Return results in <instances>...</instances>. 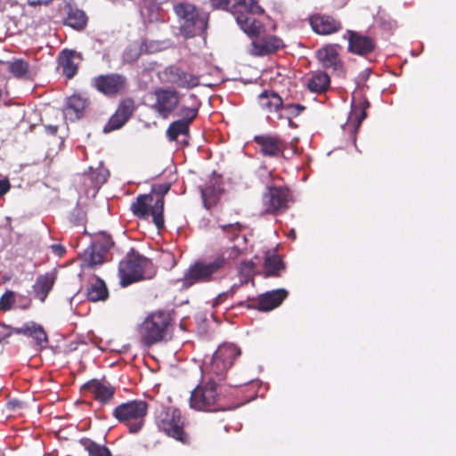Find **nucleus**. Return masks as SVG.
<instances>
[{
    "label": "nucleus",
    "mask_w": 456,
    "mask_h": 456,
    "mask_svg": "<svg viewBox=\"0 0 456 456\" xmlns=\"http://www.w3.org/2000/svg\"><path fill=\"white\" fill-rule=\"evenodd\" d=\"M16 294L12 290H6L0 297V310L10 311L15 303Z\"/></svg>",
    "instance_id": "nucleus-41"
},
{
    "label": "nucleus",
    "mask_w": 456,
    "mask_h": 456,
    "mask_svg": "<svg viewBox=\"0 0 456 456\" xmlns=\"http://www.w3.org/2000/svg\"><path fill=\"white\" fill-rule=\"evenodd\" d=\"M149 404L143 400H131L120 403L113 410L112 416L124 424L130 434H137L145 423Z\"/></svg>",
    "instance_id": "nucleus-6"
},
{
    "label": "nucleus",
    "mask_w": 456,
    "mask_h": 456,
    "mask_svg": "<svg viewBox=\"0 0 456 456\" xmlns=\"http://www.w3.org/2000/svg\"><path fill=\"white\" fill-rule=\"evenodd\" d=\"M289 292L285 289H278L267 291L259 295L256 305L250 307L262 312L271 311L278 307L283 300L288 297Z\"/></svg>",
    "instance_id": "nucleus-22"
},
{
    "label": "nucleus",
    "mask_w": 456,
    "mask_h": 456,
    "mask_svg": "<svg viewBox=\"0 0 456 456\" xmlns=\"http://www.w3.org/2000/svg\"><path fill=\"white\" fill-rule=\"evenodd\" d=\"M229 297V292H222L220 293L213 301V304H212V306L213 307H217L218 305H222L223 303H224L227 298Z\"/></svg>",
    "instance_id": "nucleus-46"
},
{
    "label": "nucleus",
    "mask_w": 456,
    "mask_h": 456,
    "mask_svg": "<svg viewBox=\"0 0 456 456\" xmlns=\"http://www.w3.org/2000/svg\"><path fill=\"white\" fill-rule=\"evenodd\" d=\"M12 334V328L0 323V342Z\"/></svg>",
    "instance_id": "nucleus-45"
},
{
    "label": "nucleus",
    "mask_w": 456,
    "mask_h": 456,
    "mask_svg": "<svg viewBox=\"0 0 456 456\" xmlns=\"http://www.w3.org/2000/svg\"><path fill=\"white\" fill-rule=\"evenodd\" d=\"M237 289H238V286L236 284L232 285L231 287V289L227 291V292H229V297H232L235 294Z\"/></svg>",
    "instance_id": "nucleus-52"
},
{
    "label": "nucleus",
    "mask_w": 456,
    "mask_h": 456,
    "mask_svg": "<svg viewBox=\"0 0 456 456\" xmlns=\"http://www.w3.org/2000/svg\"><path fill=\"white\" fill-rule=\"evenodd\" d=\"M67 16L64 20V24L76 29L83 30L86 24L88 18L85 12L70 5L68 6Z\"/></svg>",
    "instance_id": "nucleus-28"
},
{
    "label": "nucleus",
    "mask_w": 456,
    "mask_h": 456,
    "mask_svg": "<svg viewBox=\"0 0 456 456\" xmlns=\"http://www.w3.org/2000/svg\"><path fill=\"white\" fill-rule=\"evenodd\" d=\"M156 102L152 109L163 118H167L180 104V93L175 88H159L154 93Z\"/></svg>",
    "instance_id": "nucleus-13"
},
{
    "label": "nucleus",
    "mask_w": 456,
    "mask_h": 456,
    "mask_svg": "<svg viewBox=\"0 0 456 456\" xmlns=\"http://www.w3.org/2000/svg\"><path fill=\"white\" fill-rule=\"evenodd\" d=\"M290 191L284 186H267L262 196L264 213L273 216L285 212L289 208Z\"/></svg>",
    "instance_id": "nucleus-11"
},
{
    "label": "nucleus",
    "mask_w": 456,
    "mask_h": 456,
    "mask_svg": "<svg viewBox=\"0 0 456 456\" xmlns=\"http://www.w3.org/2000/svg\"><path fill=\"white\" fill-rule=\"evenodd\" d=\"M134 109V101L132 98L123 99L119 102L115 113L104 126L103 132L108 134L121 128L132 117Z\"/></svg>",
    "instance_id": "nucleus-16"
},
{
    "label": "nucleus",
    "mask_w": 456,
    "mask_h": 456,
    "mask_svg": "<svg viewBox=\"0 0 456 456\" xmlns=\"http://www.w3.org/2000/svg\"><path fill=\"white\" fill-rule=\"evenodd\" d=\"M330 76L323 71H318L313 74L307 81V87L313 93H325L330 88Z\"/></svg>",
    "instance_id": "nucleus-29"
},
{
    "label": "nucleus",
    "mask_w": 456,
    "mask_h": 456,
    "mask_svg": "<svg viewBox=\"0 0 456 456\" xmlns=\"http://www.w3.org/2000/svg\"><path fill=\"white\" fill-rule=\"evenodd\" d=\"M188 102L189 104L183 103L179 107L177 116L181 118V120L191 124L199 114L201 102L195 94H189Z\"/></svg>",
    "instance_id": "nucleus-25"
},
{
    "label": "nucleus",
    "mask_w": 456,
    "mask_h": 456,
    "mask_svg": "<svg viewBox=\"0 0 456 456\" xmlns=\"http://www.w3.org/2000/svg\"><path fill=\"white\" fill-rule=\"evenodd\" d=\"M52 249H53V253H55L56 255H58L60 256H61L66 252L65 248L61 244L52 245Z\"/></svg>",
    "instance_id": "nucleus-49"
},
{
    "label": "nucleus",
    "mask_w": 456,
    "mask_h": 456,
    "mask_svg": "<svg viewBox=\"0 0 456 456\" xmlns=\"http://www.w3.org/2000/svg\"><path fill=\"white\" fill-rule=\"evenodd\" d=\"M369 107L368 102H362L358 105H354L353 107V110L351 111L350 119L355 121V125L354 126V134H356L357 129L359 128L361 123L363 119H365L367 114H366V109ZM356 138L355 134H354V144L356 147Z\"/></svg>",
    "instance_id": "nucleus-35"
},
{
    "label": "nucleus",
    "mask_w": 456,
    "mask_h": 456,
    "mask_svg": "<svg viewBox=\"0 0 456 456\" xmlns=\"http://www.w3.org/2000/svg\"><path fill=\"white\" fill-rule=\"evenodd\" d=\"M289 236H290L293 240H295V238H296V232H295V231H294V230H291V231H290V232H289Z\"/></svg>",
    "instance_id": "nucleus-53"
},
{
    "label": "nucleus",
    "mask_w": 456,
    "mask_h": 456,
    "mask_svg": "<svg viewBox=\"0 0 456 456\" xmlns=\"http://www.w3.org/2000/svg\"><path fill=\"white\" fill-rule=\"evenodd\" d=\"M27 305L23 306V308H28L30 305V300L27 298Z\"/></svg>",
    "instance_id": "nucleus-54"
},
{
    "label": "nucleus",
    "mask_w": 456,
    "mask_h": 456,
    "mask_svg": "<svg viewBox=\"0 0 456 456\" xmlns=\"http://www.w3.org/2000/svg\"><path fill=\"white\" fill-rule=\"evenodd\" d=\"M52 0H28V3L29 5L36 6V5H42V4H47Z\"/></svg>",
    "instance_id": "nucleus-51"
},
{
    "label": "nucleus",
    "mask_w": 456,
    "mask_h": 456,
    "mask_svg": "<svg viewBox=\"0 0 456 456\" xmlns=\"http://www.w3.org/2000/svg\"><path fill=\"white\" fill-rule=\"evenodd\" d=\"M256 265L253 261H242L239 267L241 282L247 283L255 274Z\"/></svg>",
    "instance_id": "nucleus-40"
},
{
    "label": "nucleus",
    "mask_w": 456,
    "mask_h": 456,
    "mask_svg": "<svg viewBox=\"0 0 456 456\" xmlns=\"http://www.w3.org/2000/svg\"><path fill=\"white\" fill-rule=\"evenodd\" d=\"M90 104L88 98L80 94H74L67 100L66 111L70 119H80Z\"/></svg>",
    "instance_id": "nucleus-23"
},
{
    "label": "nucleus",
    "mask_w": 456,
    "mask_h": 456,
    "mask_svg": "<svg viewBox=\"0 0 456 456\" xmlns=\"http://www.w3.org/2000/svg\"><path fill=\"white\" fill-rule=\"evenodd\" d=\"M220 229L225 233L231 240L238 239L241 237L242 240L245 242L247 240L245 235H241L242 225L240 223L228 224H220Z\"/></svg>",
    "instance_id": "nucleus-39"
},
{
    "label": "nucleus",
    "mask_w": 456,
    "mask_h": 456,
    "mask_svg": "<svg viewBox=\"0 0 456 456\" xmlns=\"http://www.w3.org/2000/svg\"><path fill=\"white\" fill-rule=\"evenodd\" d=\"M233 13L240 28L252 40V53L256 56H265L273 53L284 46L282 40L277 36L265 35L261 21L255 18L256 13L263 12V9L254 0H234Z\"/></svg>",
    "instance_id": "nucleus-1"
},
{
    "label": "nucleus",
    "mask_w": 456,
    "mask_h": 456,
    "mask_svg": "<svg viewBox=\"0 0 456 456\" xmlns=\"http://www.w3.org/2000/svg\"><path fill=\"white\" fill-rule=\"evenodd\" d=\"M95 244L99 245V248H102L105 253L113 246L114 242L112 238L106 234H101L94 241Z\"/></svg>",
    "instance_id": "nucleus-42"
},
{
    "label": "nucleus",
    "mask_w": 456,
    "mask_h": 456,
    "mask_svg": "<svg viewBox=\"0 0 456 456\" xmlns=\"http://www.w3.org/2000/svg\"><path fill=\"white\" fill-rule=\"evenodd\" d=\"M212 6L216 9H224L228 10L231 9L232 13H233V4H235V1H233L232 4H231V0H209Z\"/></svg>",
    "instance_id": "nucleus-44"
},
{
    "label": "nucleus",
    "mask_w": 456,
    "mask_h": 456,
    "mask_svg": "<svg viewBox=\"0 0 456 456\" xmlns=\"http://www.w3.org/2000/svg\"><path fill=\"white\" fill-rule=\"evenodd\" d=\"M191 393L190 407L198 411L215 412L225 411L228 407L223 402L222 383L206 377Z\"/></svg>",
    "instance_id": "nucleus-4"
},
{
    "label": "nucleus",
    "mask_w": 456,
    "mask_h": 456,
    "mask_svg": "<svg viewBox=\"0 0 456 456\" xmlns=\"http://www.w3.org/2000/svg\"><path fill=\"white\" fill-rule=\"evenodd\" d=\"M80 444L87 451L89 456H112L108 447L98 444L89 438H82Z\"/></svg>",
    "instance_id": "nucleus-36"
},
{
    "label": "nucleus",
    "mask_w": 456,
    "mask_h": 456,
    "mask_svg": "<svg viewBox=\"0 0 456 456\" xmlns=\"http://www.w3.org/2000/svg\"><path fill=\"white\" fill-rule=\"evenodd\" d=\"M11 188L10 182L7 178L0 179V196L4 195Z\"/></svg>",
    "instance_id": "nucleus-48"
},
{
    "label": "nucleus",
    "mask_w": 456,
    "mask_h": 456,
    "mask_svg": "<svg viewBox=\"0 0 456 456\" xmlns=\"http://www.w3.org/2000/svg\"><path fill=\"white\" fill-rule=\"evenodd\" d=\"M91 85L103 95L113 97L126 92L128 81L126 76L113 72L94 77Z\"/></svg>",
    "instance_id": "nucleus-10"
},
{
    "label": "nucleus",
    "mask_w": 456,
    "mask_h": 456,
    "mask_svg": "<svg viewBox=\"0 0 456 456\" xmlns=\"http://www.w3.org/2000/svg\"><path fill=\"white\" fill-rule=\"evenodd\" d=\"M104 255L105 252L99 248V245L94 242L85 251L84 261L87 266L94 267L103 263Z\"/></svg>",
    "instance_id": "nucleus-33"
},
{
    "label": "nucleus",
    "mask_w": 456,
    "mask_h": 456,
    "mask_svg": "<svg viewBox=\"0 0 456 456\" xmlns=\"http://www.w3.org/2000/svg\"><path fill=\"white\" fill-rule=\"evenodd\" d=\"M200 191L204 205L207 208L209 209L212 206L216 204L220 196V190L218 188L214 185H207L201 188Z\"/></svg>",
    "instance_id": "nucleus-37"
},
{
    "label": "nucleus",
    "mask_w": 456,
    "mask_h": 456,
    "mask_svg": "<svg viewBox=\"0 0 456 456\" xmlns=\"http://www.w3.org/2000/svg\"><path fill=\"white\" fill-rule=\"evenodd\" d=\"M74 55L75 52L68 49L61 51L60 55V65L61 66L62 73L69 79L72 78L77 71V66L73 61Z\"/></svg>",
    "instance_id": "nucleus-32"
},
{
    "label": "nucleus",
    "mask_w": 456,
    "mask_h": 456,
    "mask_svg": "<svg viewBox=\"0 0 456 456\" xmlns=\"http://www.w3.org/2000/svg\"><path fill=\"white\" fill-rule=\"evenodd\" d=\"M84 393H88L102 405L110 404L114 400L115 387L106 380L91 379L82 387Z\"/></svg>",
    "instance_id": "nucleus-15"
},
{
    "label": "nucleus",
    "mask_w": 456,
    "mask_h": 456,
    "mask_svg": "<svg viewBox=\"0 0 456 456\" xmlns=\"http://www.w3.org/2000/svg\"><path fill=\"white\" fill-rule=\"evenodd\" d=\"M347 33L349 34V52L358 55H367L375 50L376 42L371 37L351 30H347Z\"/></svg>",
    "instance_id": "nucleus-21"
},
{
    "label": "nucleus",
    "mask_w": 456,
    "mask_h": 456,
    "mask_svg": "<svg viewBox=\"0 0 456 456\" xmlns=\"http://www.w3.org/2000/svg\"><path fill=\"white\" fill-rule=\"evenodd\" d=\"M12 333L32 338L40 350L46 348L48 336L44 327L35 322H25L20 328H12Z\"/></svg>",
    "instance_id": "nucleus-19"
},
{
    "label": "nucleus",
    "mask_w": 456,
    "mask_h": 456,
    "mask_svg": "<svg viewBox=\"0 0 456 456\" xmlns=\"http://www.w3.org/2000/svg\"><path fill=\"white\" fill-rule=\"evenodd\" d=\"M28 63L22 59H15L8 62V70L16 78L26 77L28 73Z\"/></svg>",
    "instance_id": "nucleus-38"
},
{
    "label": "nucleus",
    "mask_w": 456,
    "mask_h": 456,
    "mask_svg": "<svg viewBox=\"0 0 456 456\" xmlns=\"http://www.w3.org/2000/svg\"><path fill=\"white\" fill-rule=\"evenodd\" d=\"M156 273L157 267L152 261L134 248L127 252L118 265V276L122 287H127L139 281L151 280Z\"/></svg>",
    "instance_id": "nucleus-3"
},
{
    "label": "nucleus",
    "mask_w": 456,
    "mask_h": 456,
    "mask_svg": "<svg viewBox=\"0 0 456 456\" xmlns=\"http://www.w3.org/2000/svg\"><path fill=\"white\" fill-rule=\"evenodd\" d=\"M45 129L47 134H49L51 135H55L58 132V126L47 125V126H45Z\"/></svg>",
    "instance_id": "nucleus-50"
},
{
    "label": "nucleus",
    "mask_w": 456,
    "mask_h": 456,
    "mask_svg": "<svg viewBox=\"0 0 456 456\" xmlns=\"http://www.w3.org/2000/svg\"><path fill=\"white\" fill-rule=\"evenodd\" d=\"M190 125L186 121L178 119L173 121L167 129V136L170 141H176L179 135H188Z\"/></svg>",
    "instance_id": "nucleus-34"
},
{
    "label": "nucleus",
    "mask_w": 456,
    "mask_h": 456,
    "mask_svg": "<svg viewBox=\"0 0 456 456\" xmlns=\"http://www.w3.org/2000/svg\"><path fill=\"white\" fill-rule=\"evenodd\" d=\"M171 184L169 183H164L155 184L152 186V193L158 196L155 200L152 209L151 216L152 222L158 230H162L165 227L164 224V205H165V195L169 191Z\"/></svg>",
    "instance_id": "nucleus-18"
},
{
    "label": "nucleus",
    "mask_w": 456,
    "mask_h": 456,
    "mask_svg": "<svg viewBox=\"0 0 456 456\" xmlns=\"http://www.w3.org/2000/svg\"><path fill=\"white\" fill-rule=\"evenodd\" d=\"M23 407V403L17 400L12 399L7 402V408L12 411H17Z\"/></svg>",
    "instance_id": "nucleus-47"
},
{
    "label": "nucleus",
    "mask_w": 456,
    "mask_h": 456,
    "mask_svg": "<svg viewBox=\"0 0 456 456\" xmlns=\"http://www.w3.org/2000/svg\"><path fill=\"white\" fill-rule=\"evenodd\" d=\"M338 45H327L316 51V57L322 67L334 71L342 69V61L339 57Z\"/></svg>",
    "instance_id": "nucleus-20"
},
{
    "label": "nucleus",
    "mask_w": 456,
    "mask_h": 456,
    "mask_svg": "<svg viewBox=\"0 0 456 456\" xmlns=\"http://www.w3.org/2000/svg\"><path fill=\"white\" fill-rule=\"evenodd\" d=\"M309 23L313 30L319 35H331L342 29L341 21L327 14H313L309 17Z\"/></svg>",
    "instance_id": "nucleus-17"
},
{
    "label": "nucleus",
    "mask_w": 456,
    "mask_h": 456,
    "mask_svg": "<svg viewBox=\"0 0 456 456\" xmlns=\"http://www.w3.org/2000/svg\"><path fill=\"white\" fill-rule=\"evenodd\" d=\"M240 354V349L233 344L224 343L219 346L210 362L206 363L205 377L215 379L222 383L226 377L227 370Z\"/></svg>",
    "instance_id": "nucleus-8"
},
{
    "label": "nucleus",
    "mask_w": 456,
    "mask_h": 456,
    "mask_svg": "<svg viewBox=\"0 0 456 456\" xmlns=\"http://www.w3.org/2000/svg\"><path fill=\"white\" fill-rule=\"evenodd\" d=\"M155 422L158 428L167 436L187 443L189 438L184 431V418L181 411L173 407H163L156 414Z\"/></svg>",
    "instance_id": "nucleus-9"
},
{
    "label": "nucleus",
    "mask_w": 456,
    "mask_h": 456,
    "mask_svg": "<svg viewBox=\"0 0 456 456\" xmlns=\"http://www.w3.org/2000/svg\"><path fill=\"white\" fill-rule=\"evenodd\" d=\"M282 110L288 111L289 118H290L291 117H297L300 115L305 110V106L299 103H289L283 104Z\"/></svg>",
    "instance_id": "nucleus-43"
},
{
    "label": "nucleus",
    "mask_w": 456,
    "mask_h": 456,
    "mask_svg": "<svg viewBox=\"0 0 456 456\" xmlns=\"http://www.w3.org/2000/svg\"><path fill=\"white\" fill-rule=\"evenodd\" d=\"M153 204L151 194H140L132 202L130 210L136 217L146 220L151 215Z\"/></svg>",
    "instance_id": "nucleus-24"
},
{
    "label": "nucleus",
    "mask_w": 456,
    "mask_h": 456,
    "mask_svg": "<svg viewBox=\"0 0 456 456\" xmlns=\"http://www.w3.org/2000/svg\"><path fill=\"white\" fill-rule=\"evenodd\" d=\"M285 270V264L280 255L267 252L264 262L265 277H280Z\"/></svg>",
    "instance_id": "nucleus-26"
},
{
    "label": "nucleus",
    "mask_w": 456,
    "mask_h": 456,
    "mask_svg": "<svg viewBox=\"0 0 456 456\" xmlns=\"http://www.w3.org/2000/svg\"><path fill=\"white\" fill-rule=\"evenodd\" d=\"M175 12L180 20V32L186 37H193L203 33L208 26V16L198 11L195 5L180 3L175 5Z\"/></svg>",
    "instance_id": "nucleus-7"
},
{
    "label": "nucleus",
    "mask_w": 456,
    "mask_h": 456,
    "mask_svg": "<svg viewBox=\"0 0 456 456\" xmlns=\"http://www.w3.org/2000/svg\"><path fill=\"white\" fill-rule=\"evenodd\" d=\"M241 254L238 247H232L209 258L197 260L189 265L177 282L181 283L182 289H188L197 283H208L221 279L231 268V260L238 258Z\"/></svg>",
    "instance_id": "nucleus-2"
},
{
    "label": "nucleus",
    "mask_w": 456,
    "mask_h": 456,
    "mask_svg": "<svg viewBox=\"0 0 456 456\" xmlns=\"http://www.w3.org/2000/svg\"><path fill=\"white\" fill-rule=\"evenodd\" d=\"M163 75L167 83L183 89H192L200 84V76L187 72L177 65L167 67L163 71Z\"/></svg>",
    "instance_id": "nucleus-14"
},
{
    "label": "nucleus",
    "mask_w": 456,
    "mask_h": 456,
    "mask_svg": "<svg viewBox=\"0 0 456 456\" xmlns=\"http://www.w3.org/2000/svg\"><path fill=\"white\" fill-rule=\"evenodd\" d=\"M54 281L48 274L39 275L37 278L35 284L33 285V290L35 297L41 302H45L49 292L53 287Z\"/></svg>",
    "instance_id": "nucleus-31"
},
{
    "label": "nucleus",
    "mask_w": 456,
    "mask_h": 456,
    "mask_svg": "<svg viewBox=\"0 0 456 456\" xmlns=\"http://www.w3.org/2000/svg\"><path fill=\"white\" fill-rule=\"evenodd\" d=\"M86 297L91 302L105 301L109 297V290L105 282L96 278L94 283H91L86 289Z\"/></svg>",
    "instance_id": "nucleus-30"
},
{
    "label": "nucleus",
    "mask_w": 456,
    "mask_h": 456,
    "mask_svg": "<svg viewBox=\"0 0 456 456\" xmlns=\"http://www.w3.org/2000/svg\"><path fill=\"white\" fill-rule=\"evenodd\" d=\"M259 105L268 112H277L282 110L283 100L274 91H264L258 95Z\"/></svg>",
    "instance_id": "nucleus-27"
},
{
    "label": "nucleus",
    "mask_w": 456,
    "mask_h": 456,
    "mask_svg": "<svg viewBox=\"0 0 456 456\" xmlns=\"http://www.w3.org/2000/svg\"><path fill=\"white\" fill-rule=\"evenodd\" d=\"M253 141L257 146L258 152L266 158H284L289 146L288 142L278 134H257L254 136Z\"/></svg>",
    "instance_id": "nucleus-12"
},
{
    "label": "nucleus",
    "mask_w": 456,
    "mask_h": 456,
    "mask_svg": "<svg viewBox=\"0 0 456 456\" xmlns=\"http://www.w3.org/2000/svg\"><path fill=\"white\" fill-rule=\"evenodd\" d=\"M172 318L168 312L158 310L147 315L138 327L141 342L146 346H152L167 340Z\"/></svg>",
    "instance_id": "nucleus-5"
}]
</instances>
